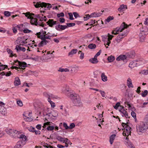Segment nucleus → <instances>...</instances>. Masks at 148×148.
Returning <instances> with one entry per match:
<instances>
[{"instance_id": "nucleus-55", "label": "nucleus", "mask_w": 148, "mask_h": 148, "mask_svg": "<svg viewBox=\"0 0 148 148\" xmlns=\"http://www.w3.org/2000/svg\"><path fill=\"white\" fill-rule=\"evenodd\" d=\"M7 51L8 53H10V56H13L12 54V50H11L10 49H7Z\"/></svg>"}, {"instance_id": "nucleus-31", "label": "nucleus", "mask_w": 148, "mask_h": 148, "mask_svg": "<svg viewBox=\"0 0 148 148\" xmlns=\"http://www.w3.org/2000/svg\"><path fill=\"white\" fill-rule=\"evenodd\" d=\"M89 61L92 64H96L98 62L97 58L95 57V56L93 58L90 59L89 60Z\"/></svg>"}, {"instance_id": "nucleus-40", "label": "nucleus", "mask_w": 148, "mask_h": 148, "mask_svg": "<svg viewBox=\"0 0 148 148\" xmlns=\"http://www.w3.org/2000/svg\"><path fill=\"white\" fill-rule=\"evenodd\" d=\"M140 73L144 75H147L148 74V69L143 70L141 71Z\"/></svg>"}, {"instance_id": "nucleus-23", "label": "nucleus", "mask_w": 148, "mask_h": 148, "mask_svg": "<svg viewBox=\"0 0 148 148\" xmlns=\"http://www.w3.org/2000/svg\"><path fill=\"white\" fill-rule=\"evenodd\" d=\"M25 145L21 141H18L14 146V148H22Z\"/></svg>"}, {"instance_id": "nucleus-14", "label": "nucleus", "mask_w": 148, "mask_h": 148, "mask_svg": "<svg viewBox=\"0 0 148 148\" xmlns=\"http://www.w3.org/2000/svg\"><path fill=\"white\" fill-rule=\"evenodd\" d=\"M31 113L30 112L23 114V116L25 117L24 118V119L26 121L30 122L32 121V119L31 117Z\"/></svg>"}, {"instance_id": "nucleus-33", "label": "nucleus", "mask_w": 148, "mask_h": 148, "mask_svg": "<svg viewBox=\"0 0 148 148\" xmlns=\"http://www.w3.org/2000/svg\"><path fill=\"white\" fill-rule=\"evenodd\" d=\"M145 34V33L144 31H142L140 33V41L141 42H143L144 41L145 36H141L142 35L143 36V35Z\"/></svg>"}, {"instance_id": "nucleus-60", "label": "nucleus", "mask_w": 148, "mask_h": 148, "mask_svg": "<svg viewBox=\"0 0 148 148\" xmlns=\"http://www.w3.org/2000/svg\"><path fill=\"white\" fill-rule=\"evenodd\" d=\"M99 92H100L101 96L103 97H105L106 96V93L105 92L103 91L100 90Z\"/></svg>"}, {"instance_id": "nucleus-58", "label": "nucleus", "mask_w": 148, "mask_h": 148, "mask_svg": "<svg viewBox=\"0 0 148 148\" xmlns=\"http://www.w3.org/2000/svg\"><path fill=\"white\" fill-rule=\"evenodd\" d=\"M58 20L61 23H64L65 21V19L62 17L59 18Z\"/></svg>"}, {"instance_id": "nucleus-43", "label": "nucleus", "mask_w": 148, "mask_h": 148, "mask_svg": "<svg viewBox=\"0 0 148 148\" xmlns=\"http://www.w3.org/2000/svg\"><path fill=\"white\" fill-rule=\"evenodd\" d=\"M123 38V37H121V36L119 35L117 36L116 40L117 42L119 43Z\"/></svg>"}, {"instance_id": "nucleus-7", "label": "nucleus", "mask_w": 148, "mask_h": 148, "mask_svg": "<svg viewBox=\"0 0 148 148\" xmlns=\"http://www.w3.org/2000/svg\"><path fill=\"white\" fill-rule=\"evenodd\" d=\"M17 41L19 42V44L20 45L25 46L27 44L29 43L31 40L23 36L18 38Z\"/></svg>"}, {"instance_id": "nucleus-56", "label": "nucleus", "mask_w": 148, "mask_h": 148, "mask_svg": "<svg viewBox=\"0 0 148 148\" xmlns=\"http://www.w3.org/2000/svg\"><path fill=\"white\" fill-rule=\"evenodd\" d=\"M43 146L47 148H53L52 146L47 144L44 145Z\"/></svg>"}, {"instance_id": "nucleus-11", "label": "nucleus", "mask_w": 148, "mask_h": 148, "mask_svg": "<svg viewBox=\"0 0 148 148\" xmlns=\"http://www.w3.org/2000/svg\"><path fill=\"white\" fill-rule=\"evenodd\" d=\"M53 124L51 122H47L44 124L43 127L45 128L46 127L47 125H48L47 128V130L48 131H52L54 129V126L52 125V124Z\"/></svg>"}, {"instance_id": "nucleus-32", "label": "nucleus", "mask_w": 148, "mask_h": 148, "mask_svg": "<svg viewBox=\"0 0 148 148\" xmlns=\"http://www.w3.org/2000/svg\"><path fill=\"white\" fill-rule=\"evenodd\" d=\"M116 135L115 134H113L111 135L110 137V144L112 145L113 143L114 140L115 139Z\"/></svg>"}, {"instance_id": "nucleus-38", "label": "nucleus", "mask_w": 148, "mask_h": 148, "mask_svg": "<svg viewBox=\"0 0 148 148\" xmlns=\"http://www.w3.org/2000/svg\"><path fill=\"white\" fill-rule=\"evenodd\" d=\"M5 132L10 136L12 133V132H13V130L11 129H7L5 130Z\"/></svg>"}, {"instance_id": "nucleus-30", "label": "nucleus", "mask_w": 148, "mask_h": 148, "mask_svg": "<svg viewBox=\"0 0 148 148\" xmlns=\"http://www.w3.org/2000/svg\"><path fill=\"white\" fill-rule=\"evenodd\" d=\"M127 57L125 55H121L116 58V60L117 61L123 60L126 59Z\"/></svg>"}, {"instance_id": "nucleus-42", "label": "nucleus", "mask_w": 148, "mask_h": 148, "mask_svg": "<svg viewBox=\"0 0 148 148\" xmlns=\"http://www.w3.org/2000/svg\"><path fill=\"white\" fill-rule=\"evenodd\" d=\"M88 48L90 49H94L96 47V45L95 44L92 43L88 45Z\"/></svg>"}, {"instance_id": "nucleus-24", "label": "nucleus", "mask_w": 148, "mask_h": 148, "mask_svg": "<svg viewBox=\"0 0 148 148\" xmlns=\"http://www.w3.org/2000/svg\"><path fill=\"white\" fill-rule=\"evenodd\" d=\"M127 86L129 88H133L134 86L132 84L131 79L130 78L127 79Z\"/></svg>"}, {"instance_id": "nucleus-8", "label": "nucleus", "mask_w": 148, "mask_h": 148, "mask_svg": "<svg viewBox=\"0 0 148 148\" xmlns=\"http://www.w3.org/2000/svg\"><path fill=\"white\" fill-rule=\"evenodd\" d=\"M34 6L36 8L44 7L49 9L51 8L52 7L51 5L49 3L43 2L41 3L40 2H37L36 4H34Z\"/></svg>"}, {"instance_id": "nucleus-47", "label": "nucleus", "mask_w": 148, "mask_h": 148, "mask_svg": "<svg viewBox=\"0 0 148 148\" xmlns=\"http://www.w3.org/2000/svg\"><path fill=\"white\" fill-rule=\"evenodd\" d=\"M114 17L111 16H109L106 19V21L108 22H109L110 21L113 20Z\"/></svg>"}, {"instance_id": "nucleus-61", "label": "nucleus", "mask_w": 148, "mask_h": 148, "mask_svg": "<svg viewBox=\"0 0 148 148\" xmlns=\"http://www.w3.org/2000/svg\"><path fill=\"white\" fill-rule=\"evenodd\" d=\"M75 25V23H67V27H71L74 26Z\"/></svg>"}, {"instance_id": "nucleus-45", "label": "nucleus", "mask_w": 148, "mask_h": 148, "mask_svg": "<svg viewBox=\"0 0 148 148\" xmlns=\"http://www.w3.org/2000/svg\"><path fill=\"white\" fill-rule=\"evenodd\" d=\"M49 94L50 93H48L47 92H44L43 93V95L44 96L47 98V101H48V99H50L49 98Z\"/></svg>"}, {"instance_id": "nucleus-20", "label": "nucleus", "mask_w": 148, "mask_h": 148, "mask_svg": "<svg viewBox=\"0 0 148 148\" xmlns=\"http://www.w3.org/2000/svg\"><path fill=\"white\" fill-rule=\"evenodd\" d=\"M125 144L128 148H135L134 145L128 140L125 141Z\"/></svg>"}, {"instance_id": "nucleus-41", "label": "nucleus", "mask_w": 148, "mask_h": 148, "mask_svg": "<svg viewBox=\"0 0 148 148\" xmlns=\"http://www.w3.org/2000/svg\"><path fill=\"white\" fill-rule=\"evenodd\" d=\"M16 103L20 107L23 106V102L19 99H17Z\"/></svg>"}, {"instance_id": "nucleus-26", "label": "nucleus", "mask_w": 148, "mask_h": 148, "mask_svg": "<svg viewBox=\"0 0 148 148\" xmlns=\"http://www.w3.org/2000/svg\"><path fill=\"white\" fill-rule=\"evenodd\" d=\"M14 84L15 86H18L20 85L21 82L19 78L18 77H16L14 82Z\"/></svg>"}, {"instance_id": "nucleus-53", "label": "nucleus", "mask_w": 148, "mask_h": 148, "mask_svg": "<svg viewBox=\"0 0 148 148\" xmlns=\"http://www.w3.org/2000/svg\"><path fill=\"white\" fill-rule=\"evenodd\" d=\"M5 15L6 16H10V12L8 11H5L4 12Z\"/></svg>"}, {"instance_id": "nucleus-17", "label": "nucleus", "mask_w": 148, "mask_h": 148, "mask_svg": "<svg viewBox=\"0 0 148 148\" xmlns=\"http://www.w3.org/2000/svg\"><path fill=\"white\" fill-rule=\"evenodd\" d=\"M67 28V26L66 25H62L60 24L58 25L55 27L56 29L59 31L64 30Z\"/></svg>"}, {"instance_id": "nucleus-34", "label": "nucleus", "mask_w": 148, "mask_h": 148, "mask_svg": "<svg viewBox=\"0 0 148 148\" xmlns=\"http://www.w3.org/2000/svg\"><path fill=\"white\" fill-rule=\"evenodd\" d=\"M114 60V57L112 55L108 57L107 58V60L109 62H113Z\"/></svg>"}, {"instance_id": "nucleus-13", "label": "nucleus", "mask_w": 148, "mask_h": 148, "mask_svg": "<svg viewBox=\"0 0 148 148\" xmlns=\"http://www.w3.org/2000/svg\"><path fill=\"white\" fill-rule=\"evenodd\" d=\"M121 108L119 109V111L122 114V115L123 116H125L126 118H129V116L127 112L125 110L124 107L120 106Z\"/></svg>"}, {"instance_id": "nucleus-62", "label": "nucleus", "mask_w": 148, "mask_h": 148, "mask_svg": "<svg viewBox=\"0 0 148 148\" xmlns=\"http://www.w3.org/2000/svg\"><path fill=\"white\" fill-rule=\"evenodd\" d=\"M63 125L66 130L69 129V126H68L66 123L64 122L63 123Z\"/></svg>"}, {"instance_id": "nucleus-18", "label": "nucleus", "mask_w": 148, "mask_h": 148, "mask_svg": "<svg viewBox=\"0 0 148 148\" xmlns=\"http://www.w3.org/2000/svg\"><path fill=\"white\" fill-rule=\"evenodd\" d=\"M47 23L49 26L52 27L57 23L56 21H54L53 19H49L47 22Z\"/></svg>"}, {"instance_id": "nucleus-52", "label": "nucleus", "mask_w": 148, "mask_h": 148, "mask_svg": "<svg viewBox=\"0 0 148 148\" xmlns=\"http://www.w3.org/2000/svg\"><path fill=\"white\" fill-rule=\"evenodd\" d=\"M7 67V66L2 65L1 64L0 65V71L5 69Z\"/></svg>"}, {"instance_id": "nucleus-1", "label": "nucleus", "mask_w": 148, "mask_h": 148, "mask_svg": "<svg viewBox=\"0 0 148 148\" xmlns=\"http://www.w3.org/2000/svg\"><path fill=\"white\" fill-rule=\"evenodd\" d=\"M69 97L73 100V103L75 106L80 107L83 106V103L81 102L79 96L75 93H71Z\"/></svg>"}, {"instance_id": "nucleus-50", "label": "nucleus", "mask_w": 148, "mask_h": 148, "mask_svg": "<svg viewBox=\"0 0 148 148\" xmlns=\"http://www.w3.org/2000/svg\"><path fill=\"white\" fill-rule=\"evenodd\" d=\"M120 104L119 102H117L116 105L114 106V108L116 110L120 106Z\"/></svg>"}, {"instance_id": "nucleus-2", "label": "nucleus", "mask_w": 148, "mask_h": 148, "mask_svg": "<svg viewBox=\"0 0 148 148\" xmlns=\"http://www.w3.org/2000/svg\"><path fill=\"white\" fill-rule=\"evenodd\" d=\"M148 128V123L141 122L136 126L137 131L139 134L144 132Z\"/></svg>"}, {"instance_id": "nucleus-37", "label": "nucleus", "mask_w": 148, "mask_h": 148, "mask_svg": "<svg viewBox=\"0 0 148 148\" xmlns=\"http://www.w3.org/2000/svg\"><path fill=\"white\" fill-rule=\"evenodd\" d=\"M136 66V64L135 62H131L129 64V67L131 68H133Z\"/></svg>"}, {"instance_id": "nucleus-25", "label": "nucleus", "mask_w": 148, "mask_h": 148, "mask_svg": "<svg viewBox=\"0 0 148 148\" xmlns=\"http://www.w3.org/2000/svg\"><path fill=\"white\" fill-rule=\"evenodd\" d=\"M102 14V13L100 12H94L92 13L90 15V17L91 18L93 17H99Z\"/></svg>"}, {"instance_id": "nucleus-27", "label": "nucleus", "mask_w": 148, "mask_h": 148, "mask_svg": "<svg viewBox=\"0 0 148 148\" xmlns=\"http://www.w3.org/2000/svg\"><path fill=\"white\" fill-rule=\"evenodd\" d=\"M127 9V5L122 4L119 7L118 9V10L119 11L121 12L124 11V10Z\"/></svg>"}, {"instance_id": "nucleus-9", "label": "nucleus", "mask_w": 148, "mask_h": 148, "mask_svg": "<svg viewBox=\"0 0 148 148\" xmlns=\"http://www.w3.org/2000/svg\"><path fill=\"white\" fill-rule=\"evenodd\" d=\"M31 19L30 23L32 25H35L41 26L43 27L44 26V24L42 23H40V22H38L36 18H34L32 17H30Z\"/></svg>"}, {"instance_id": "nucleus-15", "label": "nucleus", "mask_w": 148, "mask_h": 148, "mask_svg": "<svg viewBox=\"0 0 148 148\" xmlns=\"http://www.w3.org/2000/svg\"><path fill=\"white\" fill-rule=\"evenodd\" d=\"M18 138L21 140V142L24 144L28 140L27 137L24 134H20Z\"/></svg>"}, {"instance_id": "nucleus-22", "label": "nucleus", "mask_w": 148, "mask_h": 148, "mask_svg": "<svg viewBox=\"0 0 148 148\" xmlns=\"http://www.w3.org/2000/svg\"><path fill=\"white\" fill-rule=\"evenodd\" d=\"M13 132H12V133L10 135V136L14 137L18 135H19L21 133V132L20 131H18L15 130L13 129Z\"/></svg>"}, {"instance_id": "nucleus-51", "label": "nucleus", "mask_w": 148, "mask_h": 148, "mask_svg": "<svg viewBox=\"0 0 148 148\" xmlns=\"http://www.w3.org/2000/svg\"><path fill=\"white\" fill-rule=\"evenodd\" d=\"M75 127V125L73 123H71L69 126V129H72Z\"/></svg>"}, {"instance_id": "nucleus-35", "label": "nucleus", "mask_w": 148, "mask_h": 148, "mask_svg": "<svg viewBox=\"0 0 148 148\" xmlns=\"http://www.w3.org/2000/svg\"><path fill=\"white\" fill-rule=\"evenodd\" d=\"M77 51V50L76 49H72L69 53V56H72L74 54L76 53Z\"/></svg>"}, {"instance_id": "nucleus-5", "label": "nucleus", "mask_w": 148, "mask_h": 148, "mask_svg": "<svg viewBox=\"0 0 148 148\" xmlns=\"http://www.w3.org/2000/svg\"><path fill=\"white\" fill-rule=\"evenodd\" d=\"M122 125L124 128L123 134L124 136H127L126 139L127 140L128 139V136L131 134V128L126 123H123Z\"/></svg>"}, {"instance_id": "nucleus-64", "label": "nucleus", "mask_w": 148, "mask_h": 148, "mask_svg": "<svg viewBox=\"0 0 148 148\" xmlns=\"http://www.w3.org/2000/svg\"><path fill=\"white\" fill-rule=\"evenodd\" d=\"M131 114L132 116L134 119L136 118V114L134 111H132L131 113Z\"/></svg>"}, {"instance_id": "nucleus-12", "label": "nucleus", "mask_w": 148, "mask_h": 148, "mask_svg": "<svg viewBox=\"0 0 148 148\" xmlns=\"http://www.w3.org/2000/svg\"><path fill=\"white\" fill-rule=\"evenodd\" d=\"M55 112V114L54 115L53 114V112L47 114L46 115V119L48 121V120L47 119V118L49 119H53L54 118L57 117L58 115V112L57 111H56Z\"/></svg>"}, {"instance_id": "nucleus-19", "label": "nucleus", "mask_w": 148, "mask_h": 148, "mask_svg": "<svg viewBox=\"0 0 148 148\" xmlns=\"http://www.w3.org/2000/svg\"><path fill=\"white\" fill-rule=\"evenodd\" d=\"M50 34V33L48 32L47 34L42 35L41 36L40 39L42 40H46V39H50L51 36L50 35H49V34Z\"/></svg>"}, {"instance_id": "nucleus-57", "label": "nucleus", "mask_w": 148, "mask_h": 148, "mask_svg": "<svg viewBox=\"0 0 148 148\" xmlns=\"http://www.w3.org/2000/svg\"><path fill=\"white\" fill-rule=\"evenodd\" d=\"M28 130L30 131L34 132L35 131L34 128L31 126L28 128Z\"/></svg>"}, {"instance_id": "nucleus-46", "label": "nucleus", "mask_w": 148, "mask_h": 148, "mask_svg": "<svg viewBox=\"0 0 148 148\" xmlns=\"http://www.w3.org/2000/svg\"><path fill=\"white\" fill-rule=\"evenodd\" d=\"M25 46L27 47L28 48V49H27V51H30V49L31 48H33V45H31L30 44H28L27 45H25Z\"/></svg>"}, {"instance_id": "nucleus-10", "label": "nucleus", "mask_w": 148, "mask_h": 148, "mask_svg": "<svg viewBox=\"0 0 148 148\" xmlns=\"http://www.w3.org/2000/svg\"><path fill=\"white\" fill-rule=\"evenodd\" d=\"M5 103L3 102L0 101V112L3 115L7 114L6 108L5 107Z\"/></svg>"}, {"instance_id": "nucleus-49", "label": "nucleus", "mask_w": 148, "mask_h": 148, "mask_svg": "<svg viewBox=\"0 0 148 148\" xmlns=\"http://www.w3.org/2000/svg\"><path fill=\"white\" fill-rule=\"evenodd\" d=\"M91 18V17H90V15H89V14H87L85 15V16L84 17V21H87L88 19H89V18Z\"/></svg>"}, {"instance_id": "nucleus-63", "label": "nucleus", "mask_w": 148, "mask_h": 148, "mask_svg": "<svg viewBox=\"0 0 148 148\" xmlns=\"http://www.w3.org/2000/svg\"><path fill=\"white\" fill-rule=\"evenodd\" d=\"M58 17L59 18L60 17H63L64 16V14L62 12L60 14H58L57 15Z\"/></svg>"}, {"instance_id": "nucleus-39", "label": "nucleus", "mask_w": 148, "mask_h": 148, "mask_svg": "<svg viewBox=\"0 0 148 148\" xmlns=\"http://www.w3.org/2000/svg\"><path fill=\"white\" fill-rule=\"evenodd\" d=\"M48 101L50 103L51 108H54L55 107L56 105L55 103L51 101L50 99H48Z\"/></svg>"}, {"instance_id": "nucleus-36", "label": "nucleus", "mask_w": 148, "mask_h": 148, "mask_svg": "<svg viewBox=\"0 0 148 148\" xmlns=\"http://www.w3.org/2000/svg\"><path fill=\"white\" fill-rule=\"evenodd\" d=\"M58 71L63 72H67L69 71V70L68 68H60L58 70Z\"/></svg>"}, {"instance_id": "nucleus-48", "label": "nucleus", "mask_w": 148, "mask_h": 148, "mask_svg": "<svg viewBox=\"0 0 148 148\" xmlns=\"http://www.w3.org/2000/svg\"><path fill=\"white\" fill-rule=\"evenodd\" d=\"M46 18L45 16H44V17H42L41 16V17H40V18H39L40 21V23H42L41 22V21H46Z\"/></svg>"}, {"instance_id": "nucleus-21", "label": "nucleus", "mask_w": 148, "mask_h": 148, "mask_svg": "<svg viewBox=\"0 0 148 148\" xmlns=\"http://www.w3.org/2000/svg\"><path fill=\"white\" fill-rule=\"evenodd\" d=\"M21 45H17L16 46L15 49L17 51H22L23 52H25L26 50V49L23 47L21 46Z\"/></svg>"}, {"instance_id": "nucleus-28", "label": "nucleus", "mask_w": 148, "mask_h": 148, "mask_svg": "<svg viewBox=\"0 0 148 148\" xmlns=\"http://www.w3.org/2000/svg\"><path fill=\"white\" fill-rule=\"evenodd\" d=\"M49 41L46 40H43L39 44L38 46L39 47H41L46 45L48 42Z\"/></svg>"}, {"instance_id": "nucleus-54", "label": "nucleus", "mask_w": 148, "mask_h": 148, "mask_svg": "<svg viewBox=\"0 0 148 148\" xmlns=\"http://www.w3.org/2000/svg\"><path fill=\"white\" fill-rule=\"evenodd\" d=\"M15 27L18 28L19 30L22 28L23 27V25L22 24H20L19 25H16Z\"/></svg>"}, {"instance_id": "nucleus-16", "label": "nucleus", "mask_w": 148, "mask_h": 148, "mask_svg": "<svg viewBox=\"0 0 148 148\" xmlns=\"http://www.w3.org/2000/svg\"><path fill=\"white\" fill-rule=\"evenodd\" d=\"M56 139L59 141L63 143L68 142L69 140L66 138H63L60 136H57Z\"/></svg>"}, {"instance_id": "nucleus-29", "label": "nucleus", "mask_w": 148, "mask_h": 148, "mask_svg": "<svg viewBox=\"0 0 148 148\" xmlns=\"http://www.w3.org/2000/svg\"><path fill=\"white\" fill-rule=\"evenodd\" d=\"M101 77L102 81L103 82H106L108 80V77L105 75V73H102L101 75Z\"/></svg>"}, {"instance_id": "nucleus-4", "label": "nucleus", "mask_w": 148, "mask_h": 148, "mask_svg": "<svg viewBox=\"0 0 148 148\" xmlns=\"http://www.w3.org/2000/svg\"><path fill=\"white\" fill-rule=\"evenodd\" d=\"M113 37V36L110 35L109 33H108L107 35H105L101 36L102 40L103 41L105 47H106V45H107L108 46L110 45L111 43L110 40Z\"/></svg>"}, {"instance_id": "nucleus-44", "label": "nucleus", "mask_w": 148, "mask_h": 148, "mask_svg": "<svg viewBox=\"0 0 148 148\" xmlns=\"http://www.w3.org/2000/svg\"><path fill=\"white\" fill-rule=\"evenodd\" d=\"M148 93L147 90H145L141 93V96L143 97H145L147 95Z\"/></svg>"}, {"instance_id": "nucleus-3", "label": "nucleus", "mask_w": 148, "mask_h": 148, "mask_svg": "<svg viewBox=\"0 0 148 148\" xmlns=\"http://www.w3.org/2000/svg\"><path fill=\"white\" fill-rule=\"evenodd\" d=\"M131 25H127L125 22H123L121 25L120 27H117L115 30L112 32V34L115 35L119 34V32H121L125 29L127 28Z\"/></svg>"}, {"instance_id": "nucleus-59", "label": "nucleus", "mask_w": 148, "mask_h": 148, "mask_svg": "<svg viewBox=\"0 0 148 148\" xmlns=\"http://www.w3.org/2000/svg\"><path fill=\"white\" fill-rule=\"evenodd\" d=\"M37 107L39 109H43L44 108V106L41 103L39 104V105L37 106Z\"/></svg>"}, {"instance_id": "nucleus-6", "label": "nucleus", "mask_w": 148, "mask_h": 148, "mask_svg": "<svg viewBox=\"0 0 148 148\" xmlns=\"http://www.w3.org/2000/svg\"><path fill=\"white\" fill-rule=\"evenodd\" d=\"M15 63H16L15 65H18L20 67H17L15 66H12L11 67L12 69H15L18 71H19L21 69H25V67L27 66V64L25 62H20L18 61H15Z\"/></svg>"}]
</instances>
